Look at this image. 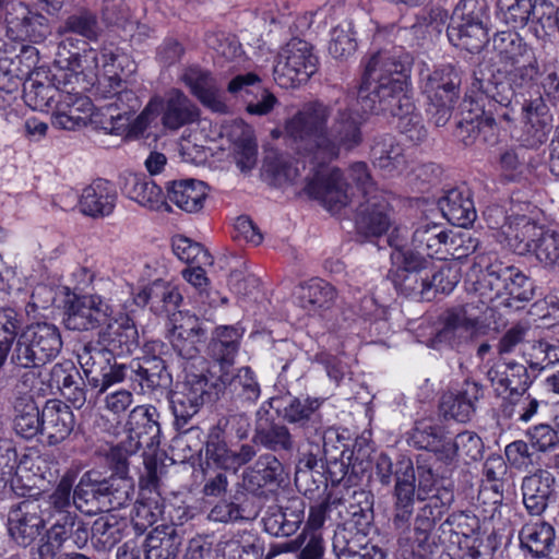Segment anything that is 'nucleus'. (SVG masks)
<instances>
[{"instance_id": "1", "label": "nucleus", "mask_w": 559, "mask_h": 559, "mask_svg": "<svg viewBox=\"0 0 559 559\" xmlns=\"http://www.w3.org/2000/svg\"><path fill=\"white\" fill-rule=\"evenodd\" d=\"M413 57L402 50H381L365 64L357 100L366 112L389 114L397 118L401 134L413 144L428 136L420 114L407 93Z\"/></svg>"}, {"instance_id": "2", "label": "nucleus", "mask_w": 559, "mask_h": 559, "mask_svg": "<svg viewBox=\"0 0 559 559\" xmlns=\"http://www.w3.org/2000/svg\"><path fill=\"white\" fill-rule=\"evenodd\" d=\"M352 100L346 94L333 104L320 100L305 104L285 126L296 150L312 154L318 164H323L337 158L341 150L350 151L360 145L362 119L352 108Z\"/></svg>"}, {"instance_id": "3", "label": "nucleus", "mask_w": 559, "mask_h": 559, "mask_svg": "<svg viewBox=\"0 0 559 559\" xmlns=\"http://www.w3.org/2000/svg\"><path fill=\"white\" fill-rule=\"evenodd\" d=\"M126 440L112 448L109 463L114 473L103 478L97 471L84 473L75 486V508L85 514H96L128 506L134 497V481L128 476Z\"/></svg>"}, {"instance_id": "4", "label": "nucleus", "mask_w": 559, "mask_h": 559, "mask_svg": "<svg viewBox=\"0 0 559 559\" xmlns=\"http://www.w3.org/2000/svg\"><path fill=\"white\" fill-rule=\"evenodd\" d=\"M61 348V335L55 324L33 323L17 336L11 362L22 368L39 367L55 359Z\"/></svg>"}, {"instance_id": "5", "label": "nucleus", "mask_w": 559, "mask_h": 559, "mask_svg": "<svg viewBox=\"0 0 559 559\" xmlns=\"http://www.w3.org/2000/svg\"><path fill=\"white\" fill-rule=\"evenodd\" d=\"M488 9L487 0H460L447 29L449 39L469 52H479L488 43Z\"/></svg>"}, {"instance_id": "6", "label": "nucleus", "mask_w": 559, "mask_h": 559, "mask_svg": "<svg viewBox=\"0 0 559 559\" xmlns=\"http://www.w3.org/2000/svg\"><path fill=\"white\" fill-rule=\"evenodd\" d=\"M319 59L313 47L306 40L294 38L278 53L273 75L275 82L284 87H295L306 83L317 71Z\"/></svg>"}, {"instance_id": "7", "label": "nucleus", "mask_w": 559, "mask_h": 559, "mask_svg": "<svg viewBox=\"0 0 559 559\" xmlns=\"http://www.w3.org/2000/svg\"><path fill=\"white\" fill-rule=\"evenodd\" d=\"M45 503L38 499H25L10 508L8 513V531L10 537L22 547L33 545L43 536L46 522Z\"/></svg>"}, {"instance_id": "8", "label": "nucleus", "mask_w": 559, "mask_h": 559, "mask_svg": "<svg viewBox=\"0 0 559 559\" xmlns=\"http://www.w3.org/2000/svg\"><path fill=\"white\" fill-rule=\"evenodd\" d=\"M215 397L227 395L236 408L252 407L261 396V385L254 371L250 367L237 370H222L212 381Z\"/></svg>"}, {"instance_id": "9", "label": "nucleus", "mask_w": 559, "mask_h": 559, "mask_svg": "<svg viewBox=\"0 0 559 559\" xmlns=\"http://www.w3.org/2000/svg\"><path fill=\"white\" fill-rule=\"evenodd\" d=\"M58 87L55 86L52 78L46 70H37L33 76L23 84V97L25 103L35 110L48 111L55 114V123L63 129L73 126V115L68 114L67 109L59 108Z\"/></svg>"}, {"instance_id": "10", "label": "nucleus", "mask_w": 559, "mask_h": 559, "mask_svg": "<svg viewBox=\"0 0 559 559\" xmlns=\"http://www.w3.org/2000/svg\"><path fill=\"white\" fill-rule=\"evenodd\" d=\"M472 86L479 92L477 104L481 108L493 109L495 117L498 119L511 120L509 107L513 100L519 102L506 73H490L489 76H486L479 69L474 72Z\"/></svg>"}, {"instance_id": "11", "label": "nucleus", "mask_w": 559, "mask_h": 559, "mask_svg": "<svg viewBox=\"0 0 559 559\" xmlns=\"http://www.w3.org/2000/svg\"><path fill=\"white\" fill-rule=\"evenodd\" d=\"M159 413L155 406L134 407L126 424L128 437L126 448L129 453H136L141 448L154 450L160 444Z\"/></svg>"}, {"instance_id": "12", "label": "nucleus", "mask_w": 559, "mask_h": 559, "mask_svg": "<svg viewBox=\"0 0 559 559\" xmlns=\"http://www.w3.org/2000/svg\"><path fill=\"white\" fill-rule=\"evenodd\" d=\"M473 266H478L480 272L476 290L490 300L503 298L512 278L519 274V267L496 255H477Z\"/></svg>"}, {"instance_id": "13", "label": "nucleus", "mask_w": 559, "mask_h": 559, "mask_svg": "<svg viewBox=\"0 0 559 559\" xmlns=\"http://www.w3.org/2000/svg\"><path fill=\"white\" fill-rule=\"evenodd\" d=\"M104 74L97 79L94 85L95 97L98 99L112 100L120 90L130 83L121 75H129L135 71V63L126 53L115 52L112 49L104 48L100 52Z\"/></svg>"}, {"instance_id": "14", "label": "nucleus", "mask_w": 559, "mask_h": 559, "mask_svg": "<svg viewBox=\"0 0 559 559\" xmlns=\"http://www.w3.org/2000/svg\"><path fill=\"white\" fill-rule=\"evenodd\" d=\"M521 490L524 507L531 515H542L548 507L559 501L556 477L547 469L538 468L525 476Z\"/></svg>"}, {"instance_id": "15", "label": "nucleus", "mask_w": 559, "mask_h": 559, "mask_svg": "<svg viewBox=\"0 0 559 559\" xmlns=\"http://www.w3.org/2000/svg\"><path fill=\"white\" fill-rule=\"evenodd\" d=\"M392 207L388 194L373 193L358 205L357 233L366 238H379L386 234L392 223Z\"/></svg>"}, {"instance_id": "16", "label": "nucleus", "mask_w": 559, "mask_h": 559, "mask_svg": "<svg viewBox=\"0 0 559 559\" xmlns=\"http://www.w3.org/2000/svg\"><path fill=\"white\" fill-rule=\"evenodd\" d=\"M473 310L474 306L467 304L445 311L441 317L442 328L436 332L432 342L453 347L472 340L479 325Z\"/></svg>"}, {"instance_id": "17", "label": "nucleus", "mask_w": 559, "mask_h": 559, "mask_svg": "<svg viewBox=\"0 0 559 559\" xmlns=\"http://www.w3.org/2000/svg\"><path fill=\"white\" fill-rule=\"evenodd\" d=\"M109 306L97 296H76L68 301L63 322L69 330L88 331L108 321Z\"/></svg>"}, {"instance_id": "18", "label": "nucleus", "mask_w": 559, "mask_h": 559, "mask_svg": "<svg viewBox=\"0 0 559 559\" xmlns=\"http://www.w3.org/2000/svg\"><path fill=\"white\" fill-rule=\"evenodd\" d=\"M3 23L10 41L24 40L40 41L46 37V19L41 14L32 13L23 2L14 1L3 9Z\"/></svg>"}, {"instance_id": "19", "label": "nucleus", "mask_w": 559, "mask_h": 559, "mask_svg": "<svg viewBox=\"0 0 559 559\" xmlns=\"http://www.w3.org/2000/svg\"><path fill=\"white\" fill-rule=\"evenodd\" d=\"M129 380L133 389L142 393H152L157 389H168L173 377L167 370L166 361L157 356L145 353L129 364Z\"/></svg>"}, {"instance_id": "20", "label": "nucleus", "mask_w": 559, "mask_h": 559, "mask_svg": "<svg viewBox=\"0 0 559 559\" xmlns=\"http://www.w3.org/2000/svg\"><path fill=\"white\" fill-rule=\"evenodd\" d=\"M269 411L264 403L257 411L252 442L275 453H293L297 448L295 437L287 426L270 419Z\"/></svg>"}, {"instance_id": "21", "label": "nucleus", "mask_w": 559, "mask_h": 559, "mask_svg": "<svg viewBox=\"0 0 559 559\" xmlns=\"http://www.w3.org/2000/svg\"><path fill=\"white\" fill-rule=\"evenodd\" d=\"M305 190L330 211H338L349 202L348 186L338 168L317 170L311 178L307 177Z\"/></svg>"}, {"instance_id": "22", "label": "nucleus", "mask_w": 559, "mask_h": 559, "mask_svg": "<svg viewBox=\"0 0 559 559\" xmlns=\"http://www.w3.org/2000/svg\"><path fill=\"white\" fill-rule=\"evenodd\" d=\"M51 78L55 86L60 91L59 108L67 109L68 114L73 115L74 111H80L81 106L88 104L83 93L94 83L86 80L81 58L71 69H59Z\"/></svg>"}, {"instance_id": "23", "label": "nucleus", "mask_w": 559, "mask_h": 559, "mask_svg": "<svg viewBox=\"0 0 559 559\" xmlns=\"http://www.w3.org/2000/svg\"><path fill=\"white\" fill-rule=\"evenodd\" d=\"M170 330V343L174 350L183 359L199 357V345L207 337V326L198 317L179 312Z\"/></svg>"}, {"instance_id": "24", "label": "nucleus", "mask_w": 559, "mask_h": 559, "mask_svg": "<svg viewBox=\"0 0 559 559\" xmlns=\"http://www.w3.org/2000/svg\"><path fill=\"white\" fill-rule=\"evenodd\" d=\"M306 503L300 497L282 500L267 509L264 530L276 537H288L297 532L305 519Z\"/></svg>"}, {"instance_id": "25", "label": "nucleus", "mask_w": 559, "mask_h": 559, "mask_svg": "<svg viewBox=\"0 0 559 559\" xmlns=\"http://www.w3.org/2000/svg\"><path fill=\"white\" fill-rule=\"evenodd\" d=\"M39 51L36 47L23 43L0 41V68L5 74L28 80L37 70H45L38 67Z\"/></svg>"}, {"instance_id": "26", "label": "nucleus", "mask_w": 559, "mask_h": 559, "mask_svg": "<svg viewBox=\"0 0 559 559\" xmlns=\"http://www.w3.org/2000/svg\"><path fill=\"white\" fill-rule=\"evenodd\" d=\"M264 404L269 408L275 409L289 424L298 425L306 429H318L320 424L318 409L321 406V402L318 399L307 397L301 400L290 395L273 396Z\"/></svg>"}, {"instance_id": "27", "label": "nucleus", "mask_w": 559, "mask_h": 559, "mask_svg": "<svg viewBox=\"0 0 559 559\" xmlns=\"http://www.w3.org/2000/svg\"><path fill=\"white\" fill-rule=\"evenodd\" d=\"M98 334V341L114 356H124L133 353L139 346V333L135 323L126 314L110 318Z\"/></svg>"}, {"instance_id": "28", "label": "nucleus", "mask_w": 559, "mask_h": 559, "mask_svg": "<svg viewBox=\"0 0 559 559\" xmlns=\"http://www.w3.org/2000/svg\"><path fill=\"white\" fill-rule=\"evenodd\" d=\"M421 88L428 100L459 99L462 71L453 63L436 67L426 74L421 72Z\"/></svg>"}, {"instance_id": "29", "label": "nucleus", "mask_w": 559, "mask_h": 559, "mask_svg": "<svg viewBox=\"0 0 559 559\" xmlns=\"http://www.w3.org/2000/svg\"><path fill=\"white\" fill-rule=\"evenodd\" d=\"M43 436L50 445L58 444L72 432L75 419L70 406L60 400H48L41 408Z\"/></svg>"}, {"instance_id": "30", "label": "nucleus", "mask_w": 559, "mask_h": 559, "mask_svg": "<svg viewBox=\"0 0 559 559\" xmlns=\"http://www.w3.org/2000/svg\"><path fill=\"white\" fill-rule=\"evenodd\" d=\"M191 93L206 107L216 112H225L226 105L221 99L215 79L209 70L198 64L188 66L180 76Z\"/></svg>"}, {"instance_id": "31", "label": "nucleus", "mask_w": 559, "mask_h": 559, "mask_svg": "<svg viewBox=\"0 0 559 559\" xmlns=\"http://www.w3.org/2000/svg\"><path fill=\"white\" fill-rule=\"evenodd\" d=\"M487 378L499 395L508 393V400L525 393L532 384L527 368L516 361L495 365L488 370Z\"/></svg>"}, {"instance_id": "32", "label": "nucleus", "mask_w": 559, "mask_h": 559, "mask_svg": "<svg viewBox=\"0 0 559 559\" xmlns=\"http://www.w3.org/2000/svg\"><path fill=\"white\" fill-rule=\"evenodd\" d=\"M183 542V528L169 524L156 526L145 538V559H177Z\"/></svg>"}, {"instance_id": "33", "label": "nucleus", "mask_w": 559, "mask_h": 559, "mask_svg": "<svg viewBox=\"0 0 559 559\" xmlns=\"http://www.w3.org/2000/svg\"><path fill=\"white\" fill-rule=\"evenodd\" d=\"M438 206L444 218L452 225L466 228L477 217L472 193L466 188L448 190L439 200Z\"/></svg>"}, {"instance_id": "34", "label": "nucleus", "mask_w": 559, "mask_h": 559, "mask_svg": "<svg viewBox=\"0 0 559 559\" xmlns=\"http://www.w3.org/2000/svg\"><path fill=\"white\" fill-rule=\"evenodd\" d=\"M182 299L177 286L170 282L156 280L135 295L134 302L140 307L148 306L156 314H163L176 310Z\"/></svg>"}, {"instance_id": "35", "label": "nucleus", "mask_w": 559, "mask_h": 559, "mask_svg": "<svg viewBox=\"0 0 559 559\" xmlns=\"http://www.w3.org/2000/svg\"><path fill=\"white\" fill-rule=\"evenodd\" d=\"M199 107L180 90H170L163 107L162 123L166 129L176 131L185 126L198 122Z\"/></svg>"}, {"instance_id": "36", "label": "nucleus", "mask_w": 559, "mask_h": 559, "mask_svg": "<svg viewBox=\"0 0 559 559\" xmlns=\"http://www.w3.org/2000/svg\"><path fill=\"white\" fill-rule=\"evenodd\" d=\"M241 337L242 331L237 326L219 325L215 328L209 344V355L217 364V373L234 365Z\"/></svg>"}, {"instance_id": "37", "label": "nucleus", "mask_w": 559, "mask_h": 559, "mask_svg": "<svg viewBox=\"0 0 559 559\" xmlns=\"http://www.w3.org/2000/svg\"><path fill=\"white\" fill-rule=\"evenodd\" d=\"M483 386L477 382L465 381L456 394H444L440 408L445 416L460 423L471 420L476 411V403L483 397Z\"/></svg>"}, {"instance_id": "38", "label": "nucleus", "mask_w": 559, "mask_h": 559, "mask_svg": "<svg viewBox=\"0 0 559 559\" xmlns=\"http://www.w3.org/2000/svg\"><path fill=\"white\" fill-rule=\"evenodd\" d=\"M370 159L374 167L393 176L406 166L404 148L391 134L376 136L370 147Z\"/></svg>"}, {"instance_id": "39", "label": "nucleus", "mask_w": 559, "mask_h": 559, "mask_svg": "<svg viewBox=\"0 0 559 559\" xmlns=\"http://www.w3.org/2000/svg\"><path fill=\"white\" fill-rule=\"evenodd\" d=\"M123 191L141 206L153 211H170L162 189L145 175L129 174L123 178Z\"/></svg>"}, {"instance_id": "40", "label": "nucleus", "mask_w": 559, "mask_h": 559, "mask_svg": "<svg viewBox=\"0 0 559 559\" xmlns=\"http://www.w3.org/2000/svg\"><path fill=\"white\" fill-rule=\"evenodd\" d=\"M480 114L464 118L457 123L456 135L465 146L476 143L488 144L496 141V121L493 109L485 110L480 107Z\"/></svg>"}, {"instance_id": "41", "label": "nucleus", "mask_w": 559, "mask_h": 559, "mask_svg": "<svg viewBox=\"0 0 559 559\" xmlns=\"http://www.w3.org/2000/svg\"><path fill=\"white\" fill-rule=\"evenodd\" d=\"M116 199L112 186L105 179H96L83 190L80 204L85 215L103 217L112 213Z\"/></svg>"}, {"instance_id": "42", "label": "nucleus", "mask_w": 559, "mask_h": 559, "mask_svg": "<svg viewBox=\"0 0 559 559\" xmlns=\"http://www.w3.org/2000/svg\"><path fill=\"white\" fill-rule=\"evenodd\" d=\"M207 187L195 179L175 180L167 186V198L187 213H195L203 207Z\"/></svg>"}, {"instance_id": "43", "label": "nucleus", "mask_w": 559, "mask_h": 559, "mask_svg": "<svg viewBox=\"0 0 559 559\" xmlns=\"http://www.w3.org/2000/svg\"><path fill=\"white\" fill-rule=\"evenodd\" d=\"M448 237L449 233L443 225L425 219L417 224L413 233L412 245L414 249L425 253L428 258L441 260Z\"/></svg>"}, {"instance_id": "44", "label": "nucleus", "mask_w": 559, "mask_h": 559, "mask_svg": "<svg viewBox=\"0 0 559 559\" xmlns=\"http://www.w3.org/2000/svg\"><path fill=\"white\" fill-rule=\"evenodd\" d=\"M58 32L64 36V40L71 38L67 37L68 35H75L87 43L96 41L103 33V27L96 12L80 8L63 20Z\"/></svg>"}, {"instance_id": "45", "label": "nucleus", "mask_w": 559, "mask_h": 559, "mask_svg": "<svg viewBox=\"0 0 559 559\" xmlns=\"http://www.w3.org/2000/svg\"><path fill=\"white\" fill-rule=\"evenodd\" d=\"M389 246L392 248L390 254L392 261V269L389 275L403 274V273H423L429 271V260L421 252L416 249L407 248L404 246L403 240L397 236H389L386 239Z\"/></svg>"}, {"instance_id": "46", "label": "nucleus", "mask_w": 559, "mask_h": 559, "mask_svg": "<svg viewBox=\"0 0 559 559\" xmlns=\"http://www.w3.org/2000/svg\"><path fill=\"white\" fill-rule=\"evenodd\" d=\"M540 226L525 215L509 216V225L503 228L508 247L518 254H525L533 249Z\"/></svg>"}, {"instance_id": "47", "label": "nucleus", "mask_w": 559, "mask_h": 559, "mask_svg": "<svg viewBox=\"0 0 559 559\" xmlns=\"http://www.w3.org/2000/svg\"><path fill=\"white\" fill-rule=\"evenodd\" d=\"M298 305L308 313H316L328 309L334 302L336 293L334 287L320 278H312L300 284L296 290Z\"/></svg>"}, {"instance_id": "48", "label": "nucleus", "mask_w": 559, "mask_h": 559, "mask_svg": "<svg viewBox=\"0 0 559 559\" xmlns=\"http://www.w3.org/2000/svg\"><path fill=\"white\" fill-rule=\"evenodd\" d=\"M14 412L13 427L19 436L24 439L43 436L41 409L38 408L31 395L16 399Z\"/></svg>"}, {"instance_id": "49", "label": "nucleus", "mask_w": 559, "mask_h": 559, "mask_svg": "<svg viewBox=\"0 0 559 559\" xmlns=\"http://www.w3.org/2000/svg\"><path fill=\"white\" fill-rule=\"evenodd\" d=\"M114 357L99 341L84 343L76 349L78 361L90 385L97 383L99 373Z\"/></svg>"}, {"instance_id": "50", "label": "nucleus", "mask_w": 559, "mask_h": 559, "mask_svg": "<svg viewBox=\"0 0 559 559\" xmlns=\"http://www.w3.org/2000/svg\"><path fill=\"white\" fill-rule=\"evenodd\" d=\"M493 50L512 66L521 62H534L535 53L515 32H497L492 37Z\"/></svg>"}, {"instance_id": "51", "label": "nucleus", "mask_w": 559, "mask_h": 559, "mask_svg": "<svg viewBox=\"0 0 559 559\" xmlns=\"http://www.w3.org/2000/svg\"><path fill=\"white\" fill-rule=\"evenodd\" d=\"M259 83L260 79L254 73L239 74L228 83L227 91L231 94H237L242 91L247 94H251L253 90L259 91L261 98L257 102H248L247 111L251 115L263 116L273 109L276 98L273 94L261 88Z\"/></svg>"}, {"instance_id": "52", "label": "nucleus", "mask_w": 559, "mask_h": 559, "mask_svg": "<svg viewBox=\"0 0 559 559\" xmlns=\"http://www.w3.org/2000/svg\"><path fill=\"white\" fill-rule=\"evenodd\" d=\"M128 524L115 515L100 516L92 525L91 542L98 551L111 550L124 536Z\"/></svg>"}, {"instance_id": "53", "label": "nucleus", "mask_w": 559, "mask_h": 559, "mask_svg": "<svg viewBox=\"0 0 559 559\" xmlns=\"http://www.w3.org/2000/svg\"><path fill=\"white\" fill-rule=\"evenodd\" d=\"M519 536L523 547L534 557L542 558L551 551L555 530L546 522L527 523L521 528Z\"/></svg>"}, {"instance_id": "54", "label": "nucleus", "mask_w": 559, "mask_h": 559, "mask_svg": "<svg viewBox=\"0 0 559 559\" xmlns=\"http://www.w3.org/2000/svg\"><path fill=\"white\" fill-rule=\"evenodd\" d=\"M284 472L283 464L272 453L262 454L247 473L245 479L251 488H262L280 484Z\"/></svg>"}, {"instance_id": "55", "label": "nucleus", "mask_w": 559, "mask_h": 559, "mask_svg": "<svg viewBox=\"0 0 559 559\" xmlns=\"http://www.w3.org/2000/svg\"><path fill=\"white\" fill-rule=\"evenodd\" d=\"M173 415L175 417L174 425L182 436L194 435L198 438L201 429L197 426L186 428L190 420L199 413L201 405L182 394L180 391H171L168 394Z\"/></svg>"}, {"instance_id": "56", "label": "nucleus", "mask_w": 559, "mask_h": 559, "mask_svg": "<svg viewBox=\"0 0 559 559\" xmlns=\"http://www.w3.org/2000/svg\"><path fill=\"white\" fill-rule=\"evenodd\" d=\"M484 443L479 436L472 431H464L456 435L455 439L445 442V464H451L455 455L463 456L465 460L478 461L481 459Z\"/></svg>"}, {"instance_id": "57", "label": "nucleus", "mask_w": 559, "mask_h": 559, "mask_svg": "<svg viewBox=\"0 0 559 559\" xmlns=\"http://www.w3.org/2000/svg\"><path fill=\"white\" fill-rule=\"evenodd\" d=\"M444 513V504L437 498H430L418 511L414 520L416 542L423 546L428 542L438 521Z\"/></svg>"}, {"instance_id": "58", "label": "nucleus", "mask_w": 559, "mask_h": 559, "mask_svg": "<svg viewBox=\"0 0 559 559\" xmlns=\"http://www.w3.org/2000/svg\"><path fill=\"white\" fill-rule=\"evenodd\" d=\"M368 543H370L368 530H360L359 526L349 524L335 530L332 546L337 559H343L353 551L360 550Z\"/></svg>"}, {"instance_id": "59", "label": "nucleus", "mask_w": 559, "mask_h": 559, "mask_svg": "<svg viewBox=\"0 0 559 559\" xmlns=\"http://www.w3.org/2000/svg\"><path fill=\"white\" fill-rule=\"evenodd\" d=\"M140 107V98L131 87V84L120 90L117 96L104 106L109 119L115 122L121 121L120 126H124Z\"/></svg>"}, {"instance_id": "60", "label": "nucleus", "mask_w": 559, "mask_h": 559, "mask_svg": "<svg viewBox=\"0 0 559 559\" xmlns=\"http://www.w3.org/2000/svg\"><path fill=\"white\" fill-rule=\"evenodd\" d=\"M396 292L417 301L430 300L428 272L389 275Z\"/></svg>"}, {"instance_id": "61", "label": "nucleus", "mask_w": 559, "mask_h": 559, "mask_svg": "<svg viewBox=\"0 0 559 559\" xmlns=\"http://www.w3.org/2000/svg\"><path fill=\"white\" fill-rule=\"evenodd\" d=\"M412 441L418 449L426 450V457H435L437 461L443 462L445 460V442L448 439L443 438L439 428L430 425L416 426L412 433Z\"/></svg>"}, {"instance_id": "62", "label": "nucleus", "mask_w": 559, "mask_h": 559, "mask_svg": "<svg viewBox=\"0 0 559 559\" xmlns=\"http://www.w3.org/2000/svg\"><path fill=\"white\" fill-rule=\"evenodd\" d=\"M348 509L350 522L342 526L352 524L360 530H368L373 521V495L364 489L355 490L348 497Z\"/></svg>"}, {"instance_id": "63", "label": "nucleus", "mask_w": 559, "mask_h": 559, "mask_svg": "<svg viewBox=\"0 0 559 559\" xmlns=\"http://www.w3.org/2000/svg\"><path fill=\"white\" fill-rule=\"evenodd\" d=\"M73 478L70 475H64L58 483L55 490L48 496L37 497L45 506V515L51 519L55 514L61 512H70L68 509L74 503L75 489L72 492Z\"/></svg>"}, {"instance_id": "64", "label": "nucleus", "mask_w": 559, "mask_h": 559, "mask_svg": "<svg viewBox=\"0 0 559 559\" xmlns=\"http://www.w3.org/2000/svg\"><path fill=\"white\" fill-rule=\"evenodd\" d=\"M357 49L354 26L350 22H344L331 31L329 53L336 60H346Z\"/></svg>"}]
</instances>
